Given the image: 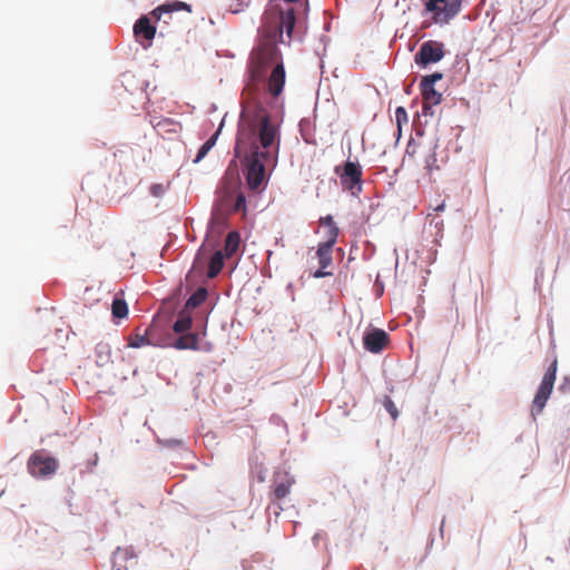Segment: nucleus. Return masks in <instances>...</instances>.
Listing matches in <instances>:
<instances>
[{
    "label": "nucleus",
    "instance_id": "f257e3e1",
    "mask_svg": "<svg viewBox=\"0 0 570 570\" xmlns=\"http://www.w3.org/2000/svg\"><path fill=\"white\" fill-rule=\"evenodd\" d=\"M279 140V128L262 105L255 104L242 111L234 150L236 157L244 159L250 189L258 190L265 180L266 168L276 165Z\"/></svg>",
    "mask_w": 570,
    "mask_h": 570
},
{
    "label": "nucleus",
    "instance_id": "a211bd4d",
    "mask_svg": "<svg viewBox=\"0 0 570 570\" xmlns=\"http://www.w3.org/2000/svg\"><path fill=\"white\" fill-rule=\"evenodd\" d=\"M224 266V255L222 250H217L210 258L208 264L207 276L209 278L216 277Z\"/></svg>",
    "mask_w": 570,
    "mask_h": 570
},
{
    "label": "nucleus",
    "instance_id": "473e14b6",
    "mask_svg": "<svg viewBox=\"0 0 570 570\" xmlns=\"http://www.w3.org/2000/svg\"><path fill=\"white\" fill-rule=\"evenodd\" d=\"M444 208H445V203L443 202L442 204L438 205V206L434 208V210H435V212H442V210H444Z\"/></svg>",
    "mask_w": 570,
    "mask_h": 570
},
{
    "label": "nucleus",
    "instance_id": "f03ea898",
    "mask_svg": "<svg viewBox=\"0 0 570 570\" xmlns=\"http://www.w3.org/2000/svg\"><path fill=\"white\" fill-rule=\"evenodd\" d=\"M261 31L266 40L252 55L250 70L254 78H261L264 73V68L269 63H277L279 51L276 43L286 42L284 32L275 38L268 35L267 29L265 30V16H263Z\"/></svg>",
    "mask_w": 570,
    "mask_h": 570
},
{
    "label": "nucleus",
    "instance_id": "7c9ffc66",
    "mask_svg": "<svg viewBox=\"0 0 570 570\" xmlns=\"http://www.w3.org/2000/svg\"><path fill=\"white\" fill-rule=\"evenodd\" d=\"M320 224L322 226H324L325 228L330 227V226H336L335 223H334V219L331 215H327L325 217H322L320 219Z\"/></svg>",
    "mask_w": 570,
    "mask_h": 570
},
{
    "label": "nucleus",
    "instance_id": "20e7f679",
    "mask_svg": "<svg viewBox=\"0 0 570 570\" xmlns=\"http://www.w3.org/2000/svg\"><path fill=\"white\" fill-rule=\"evenodd\" d=\"M557 365V360H554L550 364V366L548 367L547 372L543 375L539 390L532 401L531 414L534 419L537 415L541 414L547 404V401L549 400L552 393L556 382Z\"/></svg>",
    "mask_w": 570,
    "mask_h": 570
},
{
    "label": "nucleus",
    "instance_id": "6ab92c4d",
    "mask_svg": "<svg viewBox=\"0 0 570 570\" xmlns=\"http://www.w3.org/2000/svg\"><path fill=\"white\" fill-rule=\"evenodd\" d=\"M240 237L237 232H229L225 238V253L227 257L233 256L239 247Z\"/></svg>",
    "mask_w": 570,
    "mask_h": 570
},
{
    "label": "nucleus",
    "instance_id": "dca6fc26",
    "mask_svg": "<svg viewBox=\"0 0 570 570\" xmlns=\"http://www.w3.org/2000/svg\"><path fill=\"white\" fill-rule=\"evenodd\" d=\"M295 483V479L287 472H278L274 478L273 495L275 500H282L286 498L292 485Z\"/></svg>",
    "mask_w": 570,
    "mask_h": 570
},
{
    "label": "nucleus",
    "instance_id": "9d476101",
    "mask_svg": "<svg viewBox=\"0 0 570 570\" xmlns=\"http://www.w3.org/2000/svg\"><path fill=\"white\" fill-rule=\"evenodd\" d=\"M151 17L141 16L134 24L136 40L144 47L149 48L155 38L157 27L151 23Z\"/></svg>",
    "mask_w": 570,
    "mask_h": 570
},
{
    "label": "nucleus",
    "instance_id": "7ed1b4c3",
    "mask_svg": "<svg viewBox=\"0 0 570 570\" xmlns=\"http://www.w3.org/2000/svg\"><path fill=\"white\" fill-rule=\"evenodd\" d=\"M334 173L338 176L341 186L353 196L363 191V169L358 161L347 160L336 166Z\"/></svg>",
    "mask_w": 570,
    "mask_h": 570
},
{
    "label": "nucleus",
    "instance_id": "bb28decb",
    "mask_svg": "<svg viewBox=\"0 0 570 570\" xmlns=\"http://www.w3.org/2000/svg\"><path fill=\"white\" fill-rule=\"evenodd\" d=\"M245 208H246V197L243 193H239L236 197L234 210L240 212V210H245Z\"/></svg>",
    "mask_w": 570,
    "mask_h": 570
},
{
    "label": "nucleus",
    "instance_id": "0eeeda50",
    "mask_svg": "<svg viewBox=\"0 0 570 570\" xmlns=\"http://www.w3.org/2000/svg\"><path fill=\"white\" fill-rule=\"evenodd\" d=\"M58 461L45 453V451L33 452L28 460V471L35 478H46L56 473Z\"/></svg>",
    "mask_w": 570,
    "mask_h": 570
},
{
    "label": "nucleus",
    "instance_id": "4be33fe9",
    "mask_svg": "<svg viewBox=\"0 0 570 570\" xmlns=\"http://www.w3.org/2000/svg\"><path fill=\"white\" fill-rule=\"evenodd\" d=\"M111 313L114 317L124 318L128 314L127 303L121 298H115L111 305Z\"/></svg>",
    "mask_w": 570,
    "mask_h": 570
},
{
    "label": "nucleus",
    "instance_id": "5701e85b",
    "mask_svg": "<svg viewBox=\"0 0 570 570\" xmlns=\"http://www.w3.org/2000/svg\"><path fill=\"white\" fill-rule=\"evenodd\" d=\"M218 134H219V130H217L206 142L203 144V146L199 148V150L196 155V158L194 160L195 163L200 161L208 154V151L215 146Z\"/></svg>",
    "mask_w": 570,
    "mask_h": 570
},
{
    "label": "nucleus",
    "instance_id": "c756f323",
    "mask_svg": "<svg viewBox=\"0 0 570 570\" xmlns=\"http://www.w3.org/2000/svg\"><path fill=\"white\" fill-rule=\"evenodd\" d=\"M420 148L419 144H415L414 141H410L406 146V155L411 158L414 157V155L417 153V149Z\"/></svg>",
    "mask_w": 570,
    "mask_h": 570
},
{
    "label": "nucleus",
    "instance_id": "b1692460",
    "mask_svg": "<svg viewBox=\"0 0 570 570\" xmlns=\"http://www.w3.org/2000/svg\"><path fill=\"white\" fill-rule=\"evenodd\" d=\"M340 229L337 226H330L326 228V240L323 244L334 246L337 242Z\"/></svg>",
    "mask_w": 570,
    "mask_h": 570
},
{
    "label": "nucleus",
    "instance_id": "2f4dec72",
    "mask_svg": "<svg viewBox=\"0 0 570 570\" xmlns=\"http://www.w3.org/2000/svg\"><path fill=\"white\" fill-rule=\"evenodd\" d=\"M97 350L98 351L101 350V353L106 352L107 358H109L110 350H109L108 345L99 344L97 346Z\"/></svg>",
    "mask_w": 570,
    "mask_h": 570
},
{
    "label": "nucleus",
    "instance_id": "393cba45",
    "mask_svg": "<svg viewBox=\"0 0 570 570\" xmlns=\"http://www.w3.org/2000/svg\"><path fill=\"white\" fill-rule=\"evenodd\" d=\"M395 119H396V124L399 127L402 126V124H406L409 118H407V112L405 110L404 107H397L396 110H395Z\"/></svg>",
    "mask_w": 570,
    "mask_h": 570
},
{
    "label": "nucleus",
    "instance_id": "a878e982",
    "mask_svg": "<svg viewBox=\"0 0 570 570\" xmlns=\"http://www.w3.org/2000/svg\"><path fill=\"white\" fill-rule=\"evenodd\" d=\"M384 407L386 409V411L391 414L392 419L393 420H396L397 416H399V411L396 409V405L394 404V402L390 399V397H385L384 400Z\"/></svg>",
    "mask_w": 570,
    "mask_h": 570
},
{
    "label": "nucleus",
    "instance_id": "f8f14e48",
    "mask_svg": "<svg viewBox=\"0 0 570 570\" xmlns=\"http://www.w3.org/2000/svg\"><path fill=\"white\" fill-rule=\"evenodd\" d=\"M137 564L132 547L117 548L112 554V570H131Z\"/></svg>",
    "mask_w": 570,
    "mask_h": 570
},
{
    "label": "nucleus",
    "instance_id": "c85d7f7f",
    "mask_svg": "<svg viewBox=\"0 0 570 570\" xmlns=\"http://www.w3.org/2000/svg\"><path fill=\"white\" fill-rule=\"evenodd\" d=\"M436 164V156L434 153L430 154L426 158H425V168L429 170V171H432L434 166Z\"/></svg>",
    "mask_w": 570,
    "mask_h": 570
},
{
    "label": "nucleus",
    "instance_id": "4468645a",
    "mask_svg": "<svg viewBox=\"0 0 570 570\" xmlns=\"http://www.w3.org/2000/svg\"><path fill=\"white\" fill-rule=\"evenodd\" d=\"M332 249L333 246L323 243L318 244L316 257L318 259L320 268L312 274L314 278H323L332 275V272L325 271L333 262Z\"/></svg>",
    "mask_w": 570,
    "mask_h": 570
},
{
    "label": "nucleus",
    "instance_id": "1a4fd4ad",
    "mask_svg": "<svg viewBox=\"0 0 570 570\" xmlns=\"http://www.w3.org/2000/svg\"><path fill=\"white\" fill-rule=\"evenodd\" d=\"M444 57L443 43L438 41H425L420 46L419 51L414 56V61L421 67L436 63Z\"/></svg>",
    "mask_w": 570,
    "mask_h": 570
},
{
    "label": "nucleus",
    "instance_id": "412c9836",
    "mask_svg": "<svg viewBox=\"0 0 570 570\" xmlns=\"http://www.w3.org/2000/svg\"><path fill=\"white\" fill-rule=\"evenodd\" d=\"M207 297V289L199 287L196 292L187 299L186 307L196 308L204 303Z\"/></svg>",
    "mask_w": 570,
    "mask_h": 570
},
{
    "label": "nucleus",
    "instance_id": "39448f33",
    "mask_svg": "<svg viewBox=\"0 0 570 570\" xmlns=\"http://www.w3.org/2000/svg\"><path fill=\"white\" fill-rule=\"evenodd\" d=\"M443 78L441 72H434L425 76L420 82V89L423 97L422 114L424 116L433 115L432 107L442 100V94L436 91L434 83Z\"/></svg>",
    "mask_w": 570,
    "mask_h": 570
},
{
    "label": "nucleus",
    "instance_id": "ddd939ff",
    "mask_svg": "<svg viewBox=\"0 0 570 570\" xmlns=\"http://www.w3.org/2000/svg\"><path fill=\"white\" fill-rule=\"evenodd\" d=\"M285 79L286 73L284 65L282 62H277L274 66L267 81V91L272 97L277 98L283 92Z\"/></svg>",
    "mask_w": 570,
    "mask_h": 570
},
{
    "label": "nucleus",
    "instance_id": "6e6552de",
    "mask_svg": "<svg viewBox=\"0 0 570 570\" xmlns=\"http://www.w3.org/2000/svg\"><path fill=\"white\" fill-rule=\"evenodd\" d=\"M185 10L187 12H191V7L183 1L175 0L173 2H167L161 6L155 8L149 14L155 20L156 23H163L160 26V36H164L165 32H169L167 27L173 21V13L176 11Z\"/></svg>",
    "mask_w": 570,
    "mask_h": 570
},
{
    "label": "nucleus",
    "instance_id": "9b49d317",
    "mask_svg": "<svg viewBox=\"0 0 570 570\" xmlns=\"http://www.w3.org/2000/svg\"><path fill=\"white\" fill-rule=\"evenodd\" d=\"M364 348L371 353L382 352L389 344V335L381 328H373L365 332L363 336Z\"/></svg>",
    "mask_w": 570,
    "mask_h": 570
},
{
    "label": "nucleus",
    "instance_id": "2eb2a0df",
    "mask_svg": "<svg viewBox=\"0 0 570 570\" xmlns=\"http://www.w3.org/2000/svg\"><path fill=\"white\" fill-rule=\"evenodd\" d=\"M155 328L153 325L148 326L140 333V328L137 327L136 331L129 336L128 346L132 348H139L147 345L158 346L159 343L155 340Z\"/></svg>",
    "mask_w": 570,
    "mask_h": 570
},
{
    "label": "nucleus",
    "instance_id": "aec40b11",
    "mask_svg": "<svg viewBox=\"0 0 570 570\" xmlns=\"http://www.w3.org/2000/svg\"><path fill=\"white\" fill-rule=\"evenodd\" d=\"M193 325V320L188 314L180 313L178 318L173 325V330L175 333H185L190 330Z\"/></svg>",
    "mask_w": 570,
    "mask_h": 570
},
{
    "label": "nucleus",
    "instance_id": "cd10ccee",
    "mask_svg": "<svg viewBox=\"0 0 570 570\" xmlns=\"http://www.w3.org/2000/svg\"><path fill=\"white\" fill-rule=\"evenodd\" d=\"M165 189H166V188H165V186H164V185H161V184H154V185H151V187H150V194H151L153 196H155V197H160V196H163V195H164Z\"/></svg>",
    "mask_w": 570,
    "mask_h": 570
},
{
    "label": "nucleus",
    "instance_id": "f3484780",
    "mask_svg": "<svg viewBox=\"0 0 570 570\" xmlns=\"http://www.w3.org/2000/svg\"><path fill=\"white\" fill-rule=\"evenodd\" d=\"M173 346L177 350H199V336L195 333H187L179 336Z\"/></svg>",
    "mask_w": 570,
    "mask_h": 570
},
{
    "label": "nucleus",
    "instance_id": "423d86ee",
    "mask_svg": "<svg viewBox=\"0 0 570 570\" xmlns=\"http://www.w3.org/2000/svg\"><path fill=\"white\" fill-rule=\"evenodd\" d=\"M463 0H428L425 9L434 14V21L448 23L461 10Z\"/></svg>",
    "mask_w": 570,
    "mask_h": 570
}]
</instances>
